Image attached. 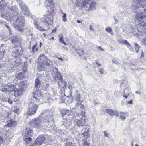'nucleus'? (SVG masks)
Segmentation results:
<instances>
[{"label": "nucleus", "instance_id": "nucleus-1", "mask_svg": "<svg viewBox=\"0 0 146 146\" xmlns=\"http://www.w3.org/2000/svg\"><path fill=\"white\" fill-rule=\"evenodd\" d=\"M18 14V10L16 6H10L6 8L5 12H1V17L11 22L13 26L19 31H22V27L24 26V18L19 16L16 18Z\"/></svg>", "mask_w": 146, "mask_h": 146}, {"label": "nucleus", "instance_id": "nucleus-2", "mask_svg": "<svg viewBox=\"0 0 146 146\" xmlns=\"http://www.w3.org/2000/svg\"><path fill=\"white\" fill-rule=\"evenodd\" d=\"M146 3V0H134L132 4L131 9L135 13L137 12L136 17L138 21H142V19L146 17V15L144 14V12L143 11H141L139 10V11H136L140 8V7L144 8L145 5Z\"/></svg>", "mask_w": 146, "mask_h": 146}, {"label": "nucleus", "instance_id": "nucleus-3", "mask_svg": "<svg viewBox=\"0 0 146 146\" xmlns=\"http://www.w3.org/2000/svg\"><path fill=\"white\" fill-rule=\"evenodd\" d=\"M12 56L15 58H19L23 55V50L22 48L17 46L12 48Z\"/></svg>", "mask_w": 146, "mask_h": 146}, {"label": "nucleus", "instance_id": "nucleus-4", "mask_svg": "<svg viewBox=\"0 0 146 146\" xmlns=\"http://www.w3.org/2000/svg\"><path fill=\"white\" fill-rule=\"evenodd\" d=\"M84 113L85 112L79 115L78 117L79 119L75 120V124L78 127H83L85 125L86 117L84 115Z\"/></svg>", "mask_w": 146, "mask_h": 146}, {"label": "nucleus", "instance_id": "nucleus-5", "mask_svg": "<svg viewBox=\"0 0 146 146\" xmlns=\"http://www.w3.org/2000/svg\"><path fill=\"white\" fill-rule=\"evenodd\" d=\"M47 9V14L44 16V20L46 23L45 24L49 26L51 25L53 23V18L52 15L53 12H50V8H48Z\"/></svg>", "mask_w": 146, "mask_h": 146}, {"label": "nucleus", "instance_id": "nucleus-6", "mask_svg": "<svg viewBox=\"0 0 146 146\" xmlns=\"http://www.w3.org/2000/svg\"><path fill=\"white\" fill-rule=\"evenodd\" d=\"M20 5L23 13H24V14L27 16H29V17L30 16H32V14L29 12L28 7L23 2H21L20 3Z\"/></svg>", "mask_w": 146, "mask_h": 146}, {"label": "nucleus", "instance_id": "nucleus-7", "mask_svg": "<svg viewBox=\"0 0 146 146\" xmlns=\"http://www.w3.org/2000/svg\"><path fill=\"white\" fill-rule=\"evenodd\" d=\"M31 105L30 106H31ZM36 104H32V106H31L28 109V110L26 113L28 115H34L36 113Z\"/></svg>", "mask_w": 146, "mask_h": 146}, {"label": "nucleus", "instance_id": "nucleus-8", "mask_svg": "<svg viewBox=\"0 0 146 146\" xmlns=\"http://www.w3.org/2000/svg\"><path fill=\"white\" fill-rule=\"evenodd\" d=\"M53 0H46L45 3V6L48 8L50 9V12H53V8L54 7V4L53 3Z\"/></svg>", "mask_w": 146, "mask_h": 146}, {"label": "nucleus", "instance_id": "nucleus-9", "mask_svg": "<svg viewBox=\"0 0 146 146\" xmlns=\"http://www.w3.org/2000/svg\"><path fill=\"white\" fill-rule=\"evenodd\" d=\"M76 94L75 96V100L76 101V104L75 105V106L76 107H78L79 104L82 103V101L81 99L80 94L78 92V91L76 90Z\"/></svg>", "mask_w": 146, "mask_h": 146}, {"label": "nucleus", "instance_id": "nucleus-10", "mask_svg": "<svg viewBox=\"0 0 146 146\" xmlns=\"http://www.w3.org/2000/svg\"><path fill=\"white\" fill-rule=\"evenodd\" d=\"M106 111L107 113H108L110 116H113L115 115L117 117H118L119 116V113L116 111L110 109H108L106 110Z\"/></svg>", "mask_w": 146, "mask_h": 146}, {"label": "nucleus", "instance_id": "nucleus-11", "mask_svg": "<svg viewBox=\"0 0 146 146\" xmlns=\"http://www.w3.org/2000/svg\"><path fill=\"white\" fill-rule=\"evenodd\" d=\"M23 89L22 88H20L18 89H16L14 91V96L15 97H19L21 96L23 92Z\"/></svg>", "mask_w": 146, "mask_h": 146}, {"label": "nucleus", "instance_id": "nucleus-12", "mask_svg": "<svg viewBox=\"0 0 146 146\" xmlns=\"http://www.w3.org/2000/svg\"><path fill=\"white\" fill-rule=\"evenodd\" d=\"M45 140V137L43 135H40L37 138V145L38 144H41Z\"/></svg>", "mask_w": 146, "mask_h": 146}, {"label": "nucleus", "instance_id": "nucleus-13", "mask_svg": "<svg viewBox=\"0 0 146 146\" xmlns=\"http://www.w3.org/2000/svg\"><path fill=\"white\" fill-rule=\"evenodd\" d=\"M53 77L56 81L58 82L59 80H60L62 82H63L62 78L60 74L56 75L53 74Z\"/></svg>", "mask_w": 146, "mask_h": 146}, {"label": "nucleus", "instance_id": "nucleus-14", "mask_svg": "<svg viewBox=\"0 0 146 146\" xmlns=\"http://www.w3.org/2000/svg\"><path fill=\"white\" fill-rule=\"evenodd\" d=\"M6 3L5 2V1L3 0H2L1 1V2H0V9L3 10L5 8H6V9L5 10H3V11H1V12L3 11L5 12V11L6 10V8L7 7H9L10 6L8 5L6 7Z\"/></svg>", "mask_w": 146, "mask_h": 146}, {"label": "nucleus", "instance_id": "nucleus-15", "mask_svg": "<svg viewBox=\"0 0 146 146\" xmlns=\"http://www.w3.org/2000/svg\"><path fill=\"white\" fill-rule=\"evenodd\" d=\"M72 111L71 110H63L61 112V116L63 117L64 116H69L72 113Z\"/></svg>", "mask_w": 146, "mask_h": 146}, {"label": "nucleus", "instance_id": "nucleus-16", "mask_svg": "<svg viewBox=\"0 0 146 146\" xmlns=\"http://www.w3.org/2000/svg\"><path fill=\"white\" fill-rule=\"evenodd\" d=\"M38 59L40 62L42 63H43L46 60H47V59L44 54H42L40 55L38 58Z\"/></svg>", "mask_w": 146, "mask_h": 146}, {"label": "nucleus", "instance_id": "nucleus-17", "mask_svg": "<svg viewBox=\"0 0 146 146\" xmlns=\"http://www.w3.org/2000/svg\"><path fill=\"white\" fill-rule=\"evenodd\" d=\"M44 64L46 66H49L51 65V64L48 62V60H46L43 63H41V64L40 66V67H38V69L39 70H40L42 71L44 69V68L43 67V64Z\"/></svg>", "mask_w": 146, "mask_h": 146}, {"label": "nucleus", "instance_id": "nucleus-18", "mask_svg": "<svg viewBox=\"0 0 146 146\" xmlns=\"http://www.w3.org/2000/svg\"><path fill=\"white\" fill-rule=\"evenodd\" d=\"M89 2V1H88L87 0H84L83 3L81 5V7L86 9H87L89 7L88 5H89L88 3Z\"/></svg>", "mask_w": 146, "mask_h": 146}, {"label": "nucleus", "instance_id": "nucleus-19", "mask_svg": "<svg viewBox=\"0 0 146 146\" xmlns=\"http://www.w3.org/2000/svg\"><path fill=\"white\" fill-rule=\"evenodd\" d=\"M8 92L13 91L15 89V85L11 84H7Z\"/></svg>", "mask_w": 146, "mask_h": 146}, {"label": "nucleus", "instance_id": "nucleus-20", "mask_svg": "<svg viewBox=\"0 0 146 146\" xmlns=\"http://www.w3.org/2000/svg\"><path fill=\"white\" fill-rule=\"evenodd\" d=\"M119 42L126 45L128 48H129L130 47V45L127 40H119Z\"/></svg>", "mask_w": 146, "mask_h": 146}, {"label": "nucleus", "instance_id": "nucleus-21", "mask_svg": "<svg viewBox=\"0 0 146 146\" xmlns=\"http://www.w3.org/2000/svg\"><path fill=\"white\" fill-rule=\"evenodd\" d=\"M25 136H31L33 134V131L31 129L27 128L26 129Z\"/></svg>", "mask_w": 146, "mask_h": 146}, {"label": "nucleus", "instance_id": "nucleus-22", "mask_svg": "<svg viewBox=\"0 0 146 146\" xmlns=\"http://www.w3.org/2000/svg\"><path fill=\"white\" fill-rule=\"evenodd\" d=\"M24 140L27 143H29L32 140V138L28 136H25L23 138Z\"/></svg>", "mask_w": 146, "mask_h": 146}, {"label": "nucleus", "instance_id": "nucleus-23", "mask_svg": "<svg viewBox=\"0 0 146 146\" xmlns=\"http://www.w3.org/2000/svg\"><path fill=\"white\" fill-rule=\"evenodd\" d=\"M31 126L33 127L36 126V119L35 118L31 120L30 122Z\"/></svg>", "mask_w": 146, "mask_h": 146}, {"label": "nucleus", "instance_id": "nucleus-24", "mask_svg": "<svg viewBox=\"0 0 146 146\" xmlns=\"http://www.w3.org/2000/svg\"><path fill=\"white\" fill-rule=\"evenodd\" d=\"M59 41L60 42H61L64 44L65 45H66L67 44L64 41L63 38V35L61 34L59 36Z\"/></svg>", "mask_w": 146, "mask_h": 146}, {"label": "nucleus", "instance_id": "nucleus-25", "mask_svg": "<svg viewBox=\"0 0 146 146\" xmlns=\"http://www.w3.org/2000/svg\"><path fill=\"white\" fill-rule=\"evenodd\" d=\"M120 114L121 115L120 116V118L122 120L124 121L126 118L125 115L126 114L125 113L120 112Z\"/></svg>", "mask_w": 146, "mask_h": 146}, {"label": "nucleus", "instance_id": "nucleus-26", "mask_svg": "<svg viewBox=\"0 0 146 146\" xmlns=\"http://www.w3.org/2000/svg\"><path fill=\"white\" fill-rule=\"evenodd\" d=\"M19 42V39L17 37L15 36L14 38H13L11 42L13 44H15L16 43H18Z\"/></svg>", "mask_w": 146, "mask_h": 146}, {"label": "nucleus", "instance_id": "nucleus-27", "mask_svg": "<svg viewBox=\"0 0 146 146\" xmlns=\"http://www.w3.org/2000/svg\"><path fill=\"white\" fill-rule=\"evenodd\" d=\"M16 124V122L15 121H9L7 125V127H10L15 125Z\"/></svg>", "mask_w": 146, "mask_h": 146}, {"label": "nucleus", "instance_id": "nucleus-28", "mask_svg": "<svg viewBox=\"0 0 146 146\" xmlns=\"http://www.w3.org/2000/svg\"><path fill=\"white\" fill-rule=\"evenodd\" d=\"M96 3L94 2H92L89 5V7L92 9H96Z\"/></svg>", "mask_w": 146, "mask_h": 146}, {"label": "nucleus", "instance_id": "nucleus-29", "mask_svg": "<svg viewBox=\"0 0 146 146\" xmlns=\"http://www.w3.org/2000/svg\"><path fill=\"white\" fill-rule=\"evenodd\" d=\"M145 22L144 21H142L141 22V23H140L139 24L137 27V29H138V30L139 31H140L141 32V31H140L139 30V28L138 29L139 27H142L143 28L144 27H145V23H144Z\"/></svg>", "mask_w": 146, "mask_h": 146}, {"label": "nucleus", "instance_id": "nucleus-30", "mask_svg": "<svg viewBox=\"0 0 146 146\" xmlns=\"http://www.w3.org/2000/svg\"><path fill=\"white\" fill-rule=\"evenodd\" d=\"M63 121L64 122L63 125L65 126H68L70 125V122L69 120L68 121H67V119H64Z\"/></svg>", "mask_w": 146, "mask_h": 146}, {"label": "nucleus", "instance_id": "nucleus-31", "mask_svg": "<svg viewBox=\"0 0 146 146\" xmlns=\"http://www.w3.org/2000/svg\"><path fill=\"white\" fill-rule=\"evenodd\" d=\"M127 89L125 90L124 91V95L123 97H124L125 98H127V95H129V93L130 92L131 90L129 89H128V92L127 94L126 93V91L127 90Z\"/></svg>", "mask_w": 146, "mask_h": 146}, {"label": "nucleus", "instance_id": "nucleus-32", "mask_svg": "<svg viewBox=\"0 0 146 146\" xmlns=\"http://www.w3.org/2000/svg\"><path fill=\"white\" fill-rule=\"evenodd\" d=\"M85 129L84 132L82 134L84 136H88V135L89 129L87 128H85Z\"/></svg>", "mask_w": 146, "mask_h": 146}, {"label": "nucleus", "instance_id": "nucleus-33", "mask_svg": "<svg viewBox=\"0 0 146 146\" xmlns=\"http://www.w3.org/2000/svg\"><path fill=\"white\" fill-rule=\"evenodd\" d=\"M53 74L54 75H58V74H59V72H58V68H55L53 69Z\"/></svg>", "mask_w": 146, "mask_h": 146}, {"label": "nucleus", "instance_id": "nucleus-34", "mask_svg": "<svg viewBox=\"0 0 146 146\" xmlns=\"http://www.w3.org/2000/svg\"><path fill=\"white\" fill-rule=\"evenodd\" d=\"M64 146H75L71 142H68L65 143L64 145Z\"/></svg>", "mask_w": 146, "mask_h": 146}, {"label": "nucleus", "instance_id": "nucleus-35", "mask_svg": "<svg viewBox=\"0 0 146 146\" xmlns=\"http://www.w3.org/2000/svg\"><path fill=\"white\" fill-rule=\"evenodd\" d=\"M1 90L2 91L4 92H9L7 85H5L4 88H2Z\"/></svg>", "mask_w": 146, "mask_h": 146}, {"label": "nucleus", "instance_id": "nucleus-36", "mask_svg": "<svg viewBox=\"0 0 146 146\" xmlns=\"http://www.w3.org/2000/svg\"><path fill=\"white\" fill-rule=\"evenodd\" d=\"M135 51L137 53L138 52V50L140 48V47L137 43H135Z\"/></svg>", "mask_w": 146, "mask_h": 146}, {"label": "nucleus", "instance_id": "nucleus-37", "mask_svg": "<svg viewBox=\"0 0 146 146\" xmlns=\"http://www.w3.org/2000/svg\"><path fill=\"white\" fill-rule=\"evenodd\" d=\"M5 27L8 29L9 31V33L10 34H12L11 31V28L9 27L7 24L5 23Z\"/></svg>", "mask_w": 146, "mask_h": 146}, {"label": "nucleus", "instance_id": "nucleus-38", "mask_svg": "<svg viewBox=\"0 0 146 146\" xmlns=\"http://www.w3.org/2000/svg\"><path fill=\"white\" fill-rule=\"evenodd\" d=\"M32 50L33 52H35L36 51V44H35L34 45L32 48Z\"/></svg>", "mask_w": 146, "mask_h": 146}, {"label": "nucleus", "instance_id": "nucleus-39", "mask_svg": "<svg viewBox=\"0 0 146 146\" xmlns=\"http://www.w3.org/2000/svg\"><path fill=\"white\" fill-rule=\"evenodd\" d=\"M66 14L65 13H63V15L62 16V18H63V21L64 22H66L67 21V19L66 18Z\"/></svg>", "mask_w": 146, "mask_h": 146}, {"label": "nucleus", "instance_id": "nucleus-40", "mask_svg": "<svg viewBox=\"0 0 146 146\" xmlns=\"http://www.w3.org/2000/svg\"><path fill=\"white\" fill-rule=\"evenodd\" d=\"M106 31L108 32H110L111 33L112 32V29L111 28L109 27H107L105 28Z\"/></svg>", "mask_w": 146, "mask_h": 146}, {"label": "nucleus", "instance_id": "nucleus-41", "mask_svg": "<svg viewBox=\"0 0 146 146\" xmlns=\"http://www.w3.org/2000/svg\"><path fill=\"white\" fill-rule=\"evenodd\" d=\"M78 53L80 56H81L82 55L84 54V51L83 50H79Z\"/></svg>", "mask_w": 146, "mask_h": 146}, {"label": "nucleus", "instance_id": "nucleus-42", "mask_svg": "<svg viewBox=\"0 0 146 146\" xmlns=\"http://www.w3.org/2000/svg\"><path fill=\"white\" fill-rule=\"evenodd\" d=\"M37 28L38 29L40 30V31H43L45 30V29H43L40 26H38L37 25Z\"/></svg>", "mask_w": 146, "mask_h": 146}, {"label": "nucleus", "instance_id": "nucleus-43", "mask_svg": "<svg viewBox=\"0 0 146 146\" xmlns=\"http://www.w3.org/2000/svg\"><path fill=\"white\" fill-rule=\"evenodd\" d=\"M78 106L80 107V109H84V106L83 105L81 104V103H80V104H79L78 106Z\"/></svg>", "mask_w": 146, "mask_h": 146}, {"label": "nucleus", "instance_id": "nucleus-44", "mask_svg": "<svg viewBox=\"0 0 146 146\" xmlns=\"http://www.w3.org/2000/svg\"><path fill=\"white\" fill-rule=\"evenodd\" d=\"M68 88L70 90V92H71V93H72V89L73 88L72 86L71 85H69L68 86Z\"/></svg>", "mask_w": 146, "mask_h": 146}, {"label": "nucleus", "instance_id": "nucleus-45", "mask_svg": "<svg viewBox=\"0 0 146 146\" xmlns=\"http://www.w3.org/2000/svg\"><path fill=\"white\" fill-rule=\"evenodd\" d=\"M38 78H37V88H38L39 87H40V82H38Z\"/></svg>", "mask_w": 146, "mask_h": 146}, {"label": "nucleus", "instance_id": "nucleus-46", "mask_svg": "<svg viewBox=\"0 0 146 146\" xmlns=\"http://www.w3.org/2000/svg\"><path fill=\"white\" fill-rule=\"evenodd\" d=\"M142 42L143 43V44L145 45L146 46V39L142 40Z\"/></svg>", "mask_w": 146, "mask_h": 146}, {"label": "nucleus", "instance_id": "nucleus-47", "mask_svg": "<svg viewBox=\"0 0 146 146\" xmlns=\"http://www.w3.org/2000/svg\"><path fill=\"white\" fill-rule=\"evenodd\" d=\"M112 62H113V63L115 64H118V61L117 60L115 59L113 60H112Z\"/></svg>", "mask_w": 146, "mask_h": 146}, {"label": "nucleus", "instance_id": "nucleus-48", "mask_svg": "<svg viewBox=\"0 0 146 146\" xmlns=\"http://www.w3.org/2000/svg\"><path fill=\"white\" fill-rule=\"evenodd\" d=\"M104 136L109 138V137L108 136V135L107 134L106 132V131H104Z\"/></svg>", "mask_w": 146, "mask_h": 146}, {"label": "nucleus", "instance_id": "nucleus-49", "mask_svg": "<svg viewBox=\"0 0 146 146\" xmlns=\"http://www.w3.org/2000/svg\"><path fill=\"white\" fill-rule=\"evenodd\" d=\"M36 92H35L33 94V97L35 99H36Z\"/></svg>", "mask_w": 146, "mask_h": 146}, {"label": "nucleus", "instance_id": "nucleus-50", "mask_svg": "<svg viewBox=\"0 0 146 146\" xmlns=\"http://www.w3.org/2000/svg\"><path fill=\"white\" fill-rule=\"evenodd\" d=\"M99 72L101 74H103V70L102 69H99Z\"/></svg>", "mask_w": 146, "mask_h": 146}, {"label": "nucleus", "instance_id": "nucleus-51", "mask_svg": "<svg viewBox=\"0 0 146 146\" xmlns=\"http://www.w3.org/2000/svg\"><path fill=\"white\" fill-rule=\"evenodd\" d=\"M8 102L10 104H12L13 103V102H12V100H11L10 99H8Z\"/></svg>", "mask_w": 146, "mask_h": 146}, {"label": "nucleus", "instance_id": "nucleus-52", "mask_svg": "<svg viewBox=\"0 0 146 146\" xmlns=\"http://www.w3.org/2000/svg\"><path fill=\"white\" fill-rule=\"evenodd\" d=\"M98 49H99L101 51H104V49H103V48H102L101 46H99L98 47Z\"/></svg>", "mask_w": 146, "mask_h": 146}, {"label": "nucleus", "instance_id": "nucleus-53", "mask_svg": "<svg viewBox=\"0 0 146 146\" xmlns=\"http://www.w3.org/2000/svg\"><path fill=\"white\" fill-rule=\"evenodd\" d=\"M144 56V53L143 51H142L141 53V58H142Z\"/></svg>", "mask_w": 146, "mask_h": 146}, {"label": "nucleus", "instance_id": "nucleus-54", "mask_svg": "<svg viewBox=\"0 0 146 146\" xmlns=\"http://www.w3.org/2000/svg\"><path fill=\"white\" fill-rule=\"evenodd\" d=\"M95 63L96 65H98L99 67L101 66V64L97 62H95Z\"/></svg>", "mask_w": 146, "mask_h": 146}, {"label": "nucleus", "instance_id": "nucleus-55", "mask_svg": "<svg viewBox=\"0 0 146 146\" xmlns=\"http://www.w3.org/2000/svg\"><path fill=\"white\" fill-rule=\"evenodd\" d=\"M57 58L59 60H60L61 62H62L64 60L58 57H57Z\"/></svg>", "mask_w": 146, "mask_h": 146}, {"label": "nucleus", "instance_id": "nucleus-56", "mask_svg": "<svg viewBox=\"0 0 146 146\" xmlns=\"http://www.w3.org/2000/svg\"><path fill=\"white\" fill-rule=\"evenodd\" d=\"M36 79L35 80V88H36Z\"/></svg>", "mask_w": 146, "mask_h": 146}, {"label": "nucleus", "instance_id": "nucleus-57", "mask_svg": "<svg viewBox=\"0 0 146 146\" xmlns=\"http://www.w3.org/2000/svg\"><path fill=\"white\" fill-rule=\"evenodd\" d=\"M3 142V140L2 138L0 137V144Z\"/></svg>", "mask_w": 146, "mask_h": 146}, {"label": "nucleus", "instance_id": "nucleus-58", "mask_svg": "<svg viewBox=\"0 0 146 146\" xmlns=\"http://www.w3.org/2000/svg\"><path fill=\"white\" fill-rule=\"evenodd\" d=\"M56 30L55 29H53L52 32V33H55L56 32Z\"/></svg>", "mask_w": 146, "mask_h": 146}, {"label": "nucleus", "instance_id": "nucleus-59", "mask_svg": "<svg viewBox=\"0 0 146 146\" xmlns=\"http://www.w3.org/2000/svg\"><path fill=\"white\" fill-rule=\"evenodd\" d=\"M132 102H133L132 100H131L130 101L128 102V103L131 104H132Z\"/></svg>", "mask_w": 146, "mask_h": 146}, {"label": "nucleus", "instance_id": "nucleus-60", "mask_svg": "<svg viewBox=\"0 0 146 146\" xmlns=\"http://www.w3.org/2000/svg\"><path fill=\"white\" fill-rule=\"evenodd\" d=\"M84 144L87 145H89V143H88L86 142H84Z\"/></svg>", "mask_w": 146, "mask_h": 146}, {"label": "nucleus", "instance_id": "nucleus-61", "mask_svg": "<svg viewBox=\"0 0 146 146\" xmlns=\"http://www.w3.org/2000/svg\"><path fill=\"white\" fill-rule=\"evenodd\" d=\"M37 96L38 95V97H41V95L40 94H37Z\"/></svg>", "mask_w": 146, "mask_h": 146}, {"label": "nucleus", "instance_id": "nucleus-62", "mask_svg": "<svg viewBox=\"0 0 146 146\" xmlns=\"http://www.w3.org/2000/svg\"><path fill=\"white\" fill-rule=\"evenodd\" d=\"M77 23H82V22H81L79 20H77Z\"/></svg>", "mask_w": 146, "mask_h": 146}, {"label": "nucleus", "instance_id": "nucleus-63", "mask_svg": "<svg viewBox=\"0 0 146 146\" xmlns=\"http://www.w3.org/2000/svg\"><path fill=\"white\" fill-rule=\"evenodd\" d=\"M135 93H136L137 94H141V93L140 92H138L137 91L135 92Z\"/></svg>", "mask_w": 146, "mask_h": 146}, {"label": "nucleus", "instance_id": "nucleus-64", "mask_svg": "<svg viewBox=\"0 0 146 146\" xmlns=\"http://www.w3.org/2000/svg\"><path fill=\"white\" fill-rule=\"evenodd\" d=\"M2 55L0 54V60L2 59Z\"/></svg>", "mask_w": 146, "mask_h": 146}]
</instances>
